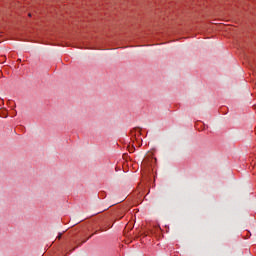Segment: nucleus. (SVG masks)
I'll return each mask as SVG.
<instances>
[{
  "mask_svg": "<svg viewBox=\"0 0 256 256\" xmlns=\"http://www.w3.org/2000/svg\"><path fill=\"white\" fill-rule=\"evenodd\" d=\"M87 241H89V238H87L86 240H83L82 243H87Z\"/></svg>",
  "mask_w": 256,
  "mask_h": 256,
  "instance_id": "f257e3e1",
  "label": "nucleus"
},
{
  "mask_svg": "<svg viewBox=\"0 0 256 256\" xmlns=\"http://www.w3.org/2000/svg\"><path fill=\"white\" fill-rule=\"evenodd\" d=\"M61 235H63V234H59L58 236H57V239H61Z\"/></svg>",
  "mask_w": 256,
  "mask_h": 256,
  "instance_id": "f03ea898",
  "label": "nucleus"
},
{
  "mask_svg": "<svg viewBox=\"0 0 256 256\" xmlns=\"http://www.w3.org/2000/svg\"><path fill=\"white\" fill-rule=\"evenodd\" d=\"M14 115H17V112H14Z\"/></svg>",
  "mask_w": 256,
  "mask_h": 256,
  "instance_id": "39448f33",
  "label": "nucleus"
},
{
  "mask_svg": "<svg viewBox=\"0 0 256 256\" xmlns=\"http://www.w3.org/2000/svg\"><path fill=\"white\" fill-rule=\"evenodd\" d=\"M14 115H17V112H14Z\"/></svg>",
  "mask_w": 256,
  "mask_h": 256,
  "instance_id": "423d86ee",
  "label": "nucleus"
},
{
  "mask_svg": "<svg viewBox=\"0 0 256 256\" xmlns=\"http://www.w3.org/2000/svg\"><path fill=\"white\" fill-rule=\"evenodd\" d=\"M136 131H137L138 133H141V129H139V128H138V129H136Z\"/></svg>",
  "mask_w": 256,
  "mask_h": 256,
  "instance_id": "7ed1b4c3",
  "label": "nucleus"
},
{
  "mask_svg": "<svg viewBox=\"0 0 256 256\" xmlns=\"http://www.w3.org/2000/svg\"><path fill=\"white\" fill-rule=\"evenodd\" d=\"M92 236H93V234L90 237H88V239H91Z\"/></svg>",
  "mask_w": 256,
  "mask_h": 256,
  "instance_id": "20e7f679",
  "label": "nucleus"
}]
</instances>
